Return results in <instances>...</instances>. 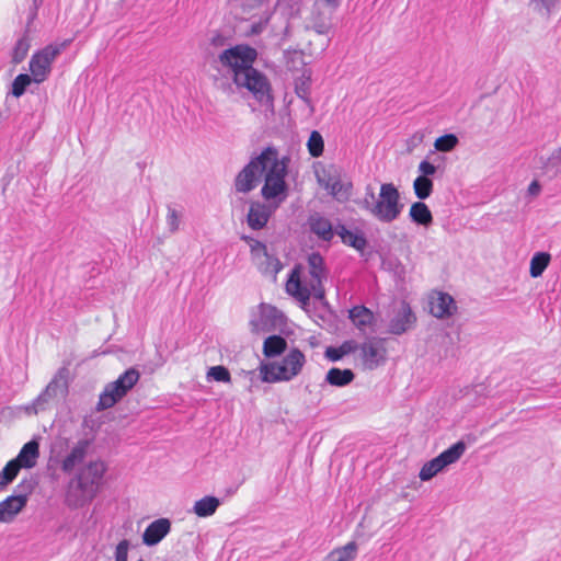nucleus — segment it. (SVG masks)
Masks as SVG:
<instances>
[{
	"instance_id": "nucleus-1",
	"label": "nucleus",
	"mask_w": 561,
	"mask_h": 561,
	"mask_svg": "<svg viewBox=\"0 0 561 561\" xmlns=\"http://www.w3.org/2000/svg\"><path fill=\"white\" fill-rule=\"evenodd\" d=\"M106 466L102 460H93L81 467L69 481L65 503L70 508L82 507L98 494Z\"/></svg>"
},
{
	"instance_id": "nucleus-2",
	"label": "nucleus",
	"mask_w": 561,
	"mask_h": 561,
	"mask_svg": "<svg viewBox=\"0 0 561 561\" xmlns=\"http://www.w3.org/2000/svg\"><path fill=\"white\" fill-rule=\"evenodd\" d=\"M310 280L304 285L300 280V266H295L286 283V291L304 305L308 304L311 296L317 300H323L325 290L322 285L327 278L324 260L320 253L313 252L308 256Z\"/></svg>"
},
{
	"instance_id": "nucleus-3",
	"label": "nucleus",
	"mask_w": 561,
	"mask_h": 561,
	"mask_svg": "<svg viewBox=\"0 0 561 561\" xmlns=\"http://www.w3.org/2000/svg\"><path fill=\"white\" fill-rule=\"evenodd\" d=\"M359 205L374 218L385 224L398 219L404 207L400 202V193L392 183L381 184L378 199H376L373 187L368 185Z\"/></svg>"
},
{
	"instance_id": "nucleus-4",
	"label": "nucleus",
	"mask_w": 561,
	"mask_h": 561,
	"mask_svg": "<svg viewBox=\"0 0 561 561\" xmlns=\"http://www.w3.org/2000/svg\"><path fill=\"white\" fill-rule=\"evenodd\" d=\"M288 161L289 159L286 157L279 159L277 150L275 156H270V162L264 172L265 182L261 190V194L266 201L275 198H278V203L285 201L288 190L285 182Z\"/></svg>"
},
{
	"instance_id": "nucleus-5",
	"label": "nucleus",
	"mask_w": 561,
	"mask_h": 561,
	"mask_svg": "<svg viewBox=\"0 0 561 561\" xmlns=\"http://www.w3.org/2000/svg\"><path fill=\"white\" fill-rule=\"evenodd\" d=\"M274 147L265 148L259 156L252 158L237 174L234 190L237 193H250L261 182V178L267 169L270 156H275Z\"/></svg>"
},
{
	"instance_id": "nucleus-6",
	"label": "nucleus",
	"mask_w": 561,
	"mask_h": 561,
	"mask_svg": "<svg viewBox=\"0 0 561 561\" xmlns=\"http://www.w3.org/2000/svg\"><path fill=\"white\" fill-rule=\"evenodd\" d=\"M140 373L135 367L125 370L115 381L108 382L100 394L98 411L107 410L121 401L139 381Z\"/></svg>"
},
{
	"instance_id": "nucleus-7",
	"label": "nucleus",
	"mask_w": 561,
	"mask_h": 561,
	"mask_svg": "<svg viewBox=\"0 0 561 561\" xmlns=\"http://www.w3.org/2000/svg\"><path fill=\"white\" fill-rule=\"evenodd\" d=\"M232 81L238 88L247 89L261 105L273 106L271 83L267 77L254 67L245 72H237Z\"/></svg>"
},
{
	"instance_id": "nucleus-8",
	"label": "nucleus",
	"mask_w": 561,
	"mask_h": 561,
	"mask_svg": "<svg viewBox=\"0 0 561 561\" xmlns=\"http://www.w3.org/2000/svg\"><path fill=\"white\" fill-rule=\"evenodd\" d=\"M256 58L257 51L255 48L248 44H238L224 49L218 55L215 62L231 72L233 77L237 72H245L248 69L253 67Z\"/></svg>"
},
{
	"instance_id": "nucleus-9",
	"label": "nucleus",
	"mask_w": 561,
	"mask_h": 561,
	"mask_svg": "<svg viewBox=\"0 0 561 561\" xmlns=\"http://www.w3.org/2000/svg\"><path fill=\"white\" fill-rule=\"evenodd\" d=\"M466 451V444L459 440L440 453L432 460L425 462L420 470L419 477L422 481H428L447 466L457 462Z\"/></svg>"
},
{
	"instance_id": "nucleus-10",
	"label": "nucleus",
	"mask_w": 561,
	"mask_h": 561,
	"mask_svg": "<svg viewBox=\"0 0 561 561\" xmlns=\"http://www.w3.org/2000/svg\"><path fill=\"white\" fill-rule=\"evenodd\" d=\"M69 41L59 45H48L35 53L30 60V71L36 83L43 82L51 70L55 58L67 47Z\"/></svg>"
},
{
	"instance_id": "nucleus-11",
	"label": "nucleus",
	"mask_w": 561,
	"mask_h": 561,
	"mask_svg": "<svg viewBox=\"0 0 561 561\" xmlns=\"http://www.w3.org/2000/svg\"><path fill=\"white\" fill-rule=\"evenodd\" d=\"M68 375L69 370L66 367L58 369L43 392L35 399V412L45 410L46 404L51 400L66 397L68 393Z\"/></svg>"
},
{
	"instance_id": "nucleus-12",
	"label": "nucleus",
	"mask_w": 561,
	"mask_h": 561,
	"mask_svg": "<svg viewBox=\"0 0 561 561\" xmlns=\"http://www.w3.org/2000/svg\"><path fill=\"white\" fill-rule=\"evenodd\" d=\"M359 357L365 369L373 370L380 366L386 359V348L382 340L373 337L358 344Z\"/></svg>"
},
{
	"instance_id": "nucleus-13",
	"label": "nucleus",
	"mask_w": 561,
	"mask_h": 561,
	"mask_svg": "<svg viewBox=\"0 0 561 561\" xmlns=\"http://www.w3.org/2000/svg\"><path fill=\"white\" fill-rule=\"evenodd\" d=\"M416 322V316L407 301H402L388 324V332L401 335L411 330Z\"/></svg>"
},
{
	"instance_id": "nucleus-14",
	"label": "nucleus",
	"mask_w": 561,
	"mask_h": 561,
	"mask_svg": "<svg viewBox=\"0 0 561 561\" xmlns=\"http://www.w3.org/2000/svg\"><path fill=\"white\" fill-rule=\"evenodd\" d=\"M457 311L455 299L447 293H437L430 298V312L437 319L454 316Z\"/></svg>"
},
{
	"instance_id": "nucleus-15",
	"label": "nucleus",
	"mask_w": 561,
	"mask_h": 561,
	"mask_svg": "<svg viewBox=\"0 0 561 561\" xmlns=\"http://www.w3.org/2000/svg\"><path fill=\"white\" fill-rule=\"evenodd\" d=\"M171 530L168 518H159L150 523L142 534V542L149 547L158 545Z\"/></svg>"
},
{
	"instance_id": "nucleus-16",
	"label": "nucleus",
	"mask_w": 561,
	"mask_h": 561,
	"mask_svg": "<svg viewBox=\"0 0 561 561\" xmlns=\"http://www.w3.org/2000/svg\"><path fill=\"white\" fill-rule=\"evenodd\" d=\"M90 442L88 439H80L71 448L70 453L62 459L60 468L65 473H70L80 465L88 455Z\"/></svg>"
},
{
	"instance_id": "nucleus-17",
	"label": "nucleus",
	"mask_w": 561,
	"mask_h": 561,
	"mask_svg": "<svg viewBox=\"0 0 561 561\" xmlns=\"http://www.w3.org/2000/svg\"><path fill=\"white\" fill-rule=\"evenodd\" d=\"M271 215L272 210L267 205L259 202H253L250 205L247 217L248 226L253 230L263 229L266 226Z\"/></svg>"
},
{
	"instance_id": "nucleus-18",
	"label": "nucleus",
	"mask_w": 561,
	"mask_h": 561,
	"mask_svg": "<svg viewBox=\"0 0 561 561\" xmlns=\"http://www.w3.org/2000/svg\"><path fill=\"white\" fill-rule=\"evenodd\" d=\"M38 457L39 444L36 439H32L24 444L18 456L11 461H14L16 466H20V469H32L36 466Z\"/></svg>"
},
{
	"instance_id": "nucleus-19",
	"label": "nucleus",
	"mask_w": 561,
	"mask_h": 561,
	"mask_svg": "<svg viewBox=\"0 0 561 561\" xmlns=\"http://www.w3.org/2000/svg\"><path fill=\"white\" fill-rule=\"evenodd\" d=\"M282 317V313L277 308L272 306H262L261 314L259 320H251V331L259 333L261 331H270L272 327H275L277 319Z\"/></svg>"
},
{
	"instance_id": "nucleus-20",
	"label": "nucleus",
	"mask_w": 561,
	"mask_h": 561,
	"mask_svg": "<svg viewBox=\"0 0 561 561\" xmlns=\"http://www.w3.org/2000/svg\"><path fill=\"white\" fill-rule=\"evenodd\" d=\"M261 379L264 382H278V381H289L293 378H283L284 376H288L289 371L283 364L280 363H266L261 364L260 366Z\"/></svg>"
},
{
	"instance_id": "nucleus-21",
	"label": "nucleus",
	"mask_w": 561,
	"mask_h": 561,
	"mask_svg": "<svg viewBox=\"0 0 561 561\" xmlns=\"http://www.w3.org/2000/svg\"><path fill=\"white\" fill-rule=\"evenodd\" d=\"M308 225H309L310 231L312 233H314L319 239H321L323 241L332 240V238L334 236L333 227H332V224L330 222V220L327 219L325 217H323L317 213L313 215H310V217L308 219Z\"/></svg>"
},
{
	"instance_id": "nucleus-22",
	"label": "nucleus",
	"mask_w": 561,
	"mask_h": 561,
	"mask_svg": "<svg viewBox=\"0 0 561 561\" xmlns=\"http://www.w3.org/2000/svg\"><path fill=\"white\" fill-rule=\"evenodd\" d=\"M318 182L321 186L329 191V193L340 199L343 184L340 175L332 169L323 170L321 173H317Z\"/></svg>"
},
{
	"instance_id": "nucleus-23",
	"label": "nucleus",
	"mask_w": 561,
	"mask_h": 561,
	"mask_svg": "<svg viewBox=\"0 0 561 561\" xmlns=\"http://www.w3.org/2000/svg\"><path fill=\"white\" fill-rule=\"evenodd\" d=\"M335 233L341 238L342 242L363 253L367 247V239L362 232L348 230L344 225H337Z\"/></svg>"
},
{
	"instance_id": "nucleus-24",
	"label": "nucleus",
	"mask_w": 561,
	"mask_h": 561,
	"mask_svg": "<svg viewBox=\"0 0 561 561\" xmlns=\"http://www.w3.org/2000/svg\"><path fill=\"white\" fill-rule=\"evenodd\" d=\"M282 362L289 371L288 376H284L283 378H295L300 374L306 363V357L300 350L293 348L287 353Z\"/></svg>"
},
{
	"instance_id": "nucleus-25",
	"label": "nucleus",
	"mask_w": 561,
	"mask_h": 561,
	"mask_svg": "<svg viewBox=\"0 0 561 561\" xmlns=\"http://www.w3.org/2000/svg\"><path fill=\"white\" fill-rule=\"evenodd\" d=\"M348 318L353 324L360 331H365L366 328L373 324L375 319L373 311L365 306H355L350 310Z\"/></svg>"
},
{
	"instance_id": "nucleus-26",
	"label": "nucleus",
	"mask_w": 561,
	"mask_h": 561,
	"mask_svg": "<svg viewBox=\"0 0 561 561\" xmlns=\"http://www.w3.org/2000/svg\"><path fill=\"white\" fill-rule=\"evenodd\" d=\"M25 507L21 501L13 495L0 502V522L10 523Z\"/></svg>"
},
{
	"instance_id": "nucleus-27",
	"label": "nucleus",
	"mask_w": 561,
	"mask_h": 561,
	"mask_svg": "<svg viewBox=\"0 0 561 561\" xmlns=\"http://www.w3.org/2000/svg\"><path fill=\"white\" fill-rule=\"evenodd\" d=\"M220 504L221 502L218 497L206 495L195 502L192 511L198 517H209L216 513Z\"/></svg>"
},
{
	"instance_id": "nucleus-28",
	"label": "nucleus",
	"mask_w": 561,
	"mask_h": 561,
	"mask_svg": "<svg viewBox=\"0 0 561 561\" xmlns=\"http://www.w3.org/2000/svg\"><path fill=\"white\" fill-rule=\"evenodd\" d=\"M409 216L413 222L424 227H428L433 222V215L428 206L421 201L411 205Z\"/></svg>"
},
{
	"instance_id": "nucleus-29",
	"label": "nucleus",
	"mask_w": 561,
	"mask_h": 561,
	"mask_svg": "<svg viewBox=\"0 0 561 561\" xmlns=\"http://www.w3.org/2000/svg\"><path fill=\"white\" fill-rule=\"evenodd\" d=\"M542 174L549 180L561 178V147L542 161Z\"/></svg>"
},
{
	"instance_id": "nucleus-30",
	"label": "nucleus",
	"mask_w": 561,
	"mask_h": 561,
	"mask_svg": "<svg viewBox=\"0 0 561 561\" xmlns=\"http://www.w3.org/2000/svg\"><path fill=\"white\" fill-rule=\"evenodd\" d=\"M355 378V374L352 369H340L333 367L329 369L325 376V381L331 386L345 387L350 385Z\"/></svg>"
},
{
	"instance_id": "nucleus-31",
	"label": "nucleus",
	"mask_w": 561,
	"mask_h": 561,
	"mask_svg": "<svg viewBox=\"0 0 561 561\" xmlns=\"http://www.w3.org/2000/svg\"><path fill=\"white\" fill-rule=\"evenodd\" d=\"M287 348V341L280 335H271L263 343V354L267 358L279 356Z\"/></svg>"
},
{
	"instance_id": "nucleus-32",
	"label": "nucleus",
	"mask_w": 561,
	"mask_h": 561,
	"mask_svg": "<svg viewBox=\"0 0 561 561\" xmlns=\"http://www.w3.org/2000/svg\"><path fill=\"white\" fill-rule=\"evenodd\" d=\"M358 350V343L354 340L344 341L339 347L329 346L325 350V357L331 362H337L343 356L352 354Z\"/></svg>"
},
{
	"instance_id": "nucleus-33",
	"label": "nucleus",
	"mask_w": 561,
	"mask_h": 561,
	"mask_svg": "<svg viewBox=\"0 0 561 561\" xmlns=\"http://www.w3.org/2000/svg\"><path fill=\"white\" fill-rule=\"evenodd\" d=\"M259 268L262 274L275 278L278 272L283 268V264L276 256L270 255L265 252L262 254L261 261L259 262Z\"/></svg>"
},
{
	"instance_id": "nucleus-34",
	"label": "nucleus",
	"mask_w": 561,
	"mask_h": 561,
	"mask_svg": "<svg viewBox=\"0 0 561 561\" xmlns=\"http://www.w3.org/2000/svg\"><path fill=\"white\" fill-rule=\"evenodd\" d=\"M550 254L547 252H537L530 260V276L537 278L542 275L550 262Z\"/></svg>"
},
{
	"instance_id": "nucleus-35",
	"label": "nucleus",
	"mask_w": 561,
	"mask_h": 561,
	"mask_svg": "<svg viewBox=\"0 0 561 561\" xmlns=\"http://www.w3.org/2000/svg\"><path fill=\"white\" fill-rule=\"evenodd\" d=\"M357 546L354 541L346 543L340 549L333 550L328 557L327 561H354L356 557Z\"/></svg>"
},
{
	"instance_id": "nucleus-36",
	"label": "nucleus",
	"mask_w": 561,
	"mask_h": 561,
	"mask_svg": "<svg viewBox=\"0 0 561 561\" xmlns=\"http://www.w3.org/2000/svg\"><path fill=\"white\" fill-rule=\"evenodd\" d=\"M37 482L33 479H23L14 489L12 494L18 501H21L26 506L28 496L33 493Z\"/></svg>"
},
{
	"instance_id": "nucleus-37",
	"label": "nucleus",
	"mask_w": 561,
	"mask_h": 561,
	"mask_svg": "<svg viewBox=\"0 0 561 561\" xmlns=\"http://www.w3.org/2000/svg\"><path fill=\"white\" fill-rule=\"evenodd\" d=\"M413 190L420 201L426 199L433 192V181L430 178L417 176L413 182Z\"/></svg>"
},
{
	"instance_id": "nucleus-38",
	"label": "nucleus",
	"mask_w": 561,
	"mask_h": 561,
	"mask_svg": "<svg viewBox=\"0 0 561 561\" xmlns=\"http://www.w3.org/2000/svg\"><path fill=\"white\" fill-rule=\"evenodd\" d=\"M20 472V466H16L14 461H8L3 469L0 471V491L13 482Z\"/></svg>"
},
{
	"instance_id": "nucleus-39",
	"label": "nucleus",
	"mask_w": 561,
	"mask_h": 561,
	"mask_svg": "<svg viewBox=\"0 0 561 561\" xmlns=\"http://www.w3.org/2000/svg\"><path fill=\"white\" fill-rule=\"evenodd\" d=\"M307 147L309 150V153L313 158H318L323 153L324 150V141L321 136V134L317 130L311 131Z\"/></svg>"
},
{
	"instance_id": "nucleus-40",
	"label": "nucleus",
	"mask_w": 561,
	"mask_h": 561,
	"mask_svg": "<svg viewBox=\"0 0 561 561\" xmlns=\"http://www.w3.org/2000/svg\"><path fill=\"white\" fill-rule=\"evenodd\" d=\"M42 3L43 0H22L23 11L26 13V33L28 32L31 24L36 19Z\"/></svg>"
},
{
	"instance_id": "nucleus-41",
	"label": "nucleus",
	"mask_w": 561,
	"mask_h": 561,
	"mask_svg": "<svg viewBox=\"0 0 561 561\" xmlns=\"http://www.w3.org/2000/svg\"><path fill=\"white\" fill-rule=\"evenodd\" d=\"M30 46V38L25 34L16 42L13 48L12 61L14 64L22 62L28 53Z\"/></svg>"
},
{
	"instance_id": "nucleus-42",
	"label": "nucleus",
	"mask_w": 561,
	"mask_h": 561,
	"mask_svg": "<svg viewBox=\"0 0 561 561\" xmlns=\"http://www.w3.org/2000/svg\"><path fill=\"white\" fill-rule=\"evenodd\" d=\"M33 78L27 73H20L12 82V94L20 98L25 93L26 88L31 84Z\"/></svg>"
},
{
	"instance_id": "nucleus-43",
	"label": "nucleus",
	"mask_w": 561,
	"mask_h": 561,
	"mask_svg": "<svg viewBox=\"0 0 561 561\" xmlns=\"http://www.w3.org/2000/svg\"><path fill=\"white\" fill-rule=\"evenodd\" d=\"M458 144V138L454 134H446L444 136L438 137L435 140V148L442 152H448L453 150Z\"/></svg>"
},
{
	"instance_id": "nucleus-44",
	"label": "nucleus",
	"mask_w": 561,
	"mask_h": 561,
	"mask_svg": "<svg viewBox=\"0 0 561 561\" xmlns=\"http://www.w3.org/2000/svg\"><path fill=\"white\" fill-rule=\"evenodd\" d=\"M207 377L220 382L231 381V375L229 370L221 365L210 367L207 371Z\"/></svg>"
},
{
	"instance_id": "nucleus-45",
	"label": "nucleus",
	"mask_w": 561,
	"mask_h": 561,
	"mask_svg": "<svg viewBox=\"0 0 561 561\" xmlns=\"http://www.w3.org/2000/svg\"><path fill=\"white\" fill-rule=\"evenodd\" d=\"M181 221V214L173 207L168 206L167 225L169 231L174 233L179 230Z\"/></svg>"
},
{
	"instance_id": "nucleus-46",
	"label": "nucleus",
	"mask_w": 561,
	"mask_h": 561,
	"mask_svg": "<svg viewBox=\"0 0 561 561\" xmlns=\"http://www.w3.org/2000/svg\"><path fill=\"white\" fill-rule=\"evenodd\" d=\"M557 2L558 0H531V5L535 11L549 15Z\"/></svg>"
},
{
	"instance_id": "nucleus-47",
	"label": "nucleus",
	"mask_w": 561,
	"mask_h": 561,
	"mask_svg": "<svg viewBox=\"0 0 561 561\" xmlns=\"http://www.w3.org/2000/svg\"><path fill=\"white\" fill-rule=\"evenodd\" d=\"M242 239L249 243V245L251 248V252L254 255L260 256V255L264 254L265 252H267V248L263 242L255 240L251 237H242Z\"/></svg>"
},
{
	"instance_id": "nucleus-48",
	"label": "nucleus",
	"mask_w": 561,
	"mask_h": 561,
	"mask_svg": "<svg viewBox=\"0 0 561 561\" xmlns=\"http://www.w3.org/2000/svg\"><path fill=\"white\" fill-rule=\"evenodd\" d=\"M129 541L124 539L119 541L115 550V561H127L128 559Z\"/></svg>"
},
{
	"instance_id": "nucleus-49",
	"label": "nucleus",
	"mask_w": 561,
	"mask_h": 561,
	"mask_svg": "<svg viewBox=\"0 0 561 561\" xmlns=\"http://www.w3.org/2000/svg\"><path fill=\"white\" fill-rule=\"evenodd\" d=\"M312 27L318 34L324 35L329 33L331 24L328 21H324L323 19L317 16L313 19Z\"/></svg>"
},
{
	"instance_id": "nucleus-50",
	"label": "nucleus",
	"mask_w": 561,
	"mask_h": 561,
	"mask_svg": "<svg viewBox=\"0 0 561 561\" xmlns=\"http://www.w3.org/2000/svg\"><path fill=\"white\" fill-rule=\"evenodd\" d=\"M419 171L421 172L420 176L428 178L430 175H434L436 172V167L428 162L427 160H423L419 164Z\"/></svg>"
},
{
	"instance_id": "nucleus-51",
	"label": "nucleus",
	"mask_w": 561,
	"mask_h": 561,
	"mask_svg": "<svg viewBox=\"0 0 561 561\" xmlns=\"http://www.w3.org/2000/svg\"><path fill=\"white\" fill-rule=\"evenodd\" d=\"M209 41L210 45L214 47H225L227 45L228 37L221 33L216 32L213 34Z\"/></svg>"
},
{
	"instance_id": "nucleus-52",
	"label": "nucleus",
	"mask_w": 561,
	"mask_h": 561,
	"mask_svg": "<svg viewBox=\"0 0 561 561\" xmlns=\"http://www.w3.org/2000/svg\"><path fill=\"white\" fill-rule=\"evenodd\" d=\"M541 185L537 180H534L528 188H527V195L531 198L537 197L540 194Z\"/></svg>"
},
{
	"instance_id": "nucleus-53",
	"label": "nucleus",
	"mask_w": 561,
	"mask_h": 561,
	"mask_svg": "<svg viewBox=\"0 0 561 561\" xmlns=\"http://www.w3.org/2000/svg\"><path fill=\"white\" fill-rule=\"evenodd\" d=\"M296 93L298 98L308 101L309 89L305 83L301 85H296Z\"/></svg>"
},
{
	"instance_id": "nucleus-54",
	"label": "nucleus",
	"mask_w": 561,
	"mask_h": 561,
	"mask_svg": "<svg viewBox=\"0 0 561 561\" xmlns=\"http://www.w3.org/2000/svg\"><path fill=\"white\" fill-rule=\"evenodd\" d=\"M323 1L332 10H336L341 3V0H323Z\"/></svg>"
},
{
	"instance_id": "nucleus-55",
	"label": "nucleus",
	"mask_w": 561,
	"mask_h": 561,
	"mask_svg": "<svg viewBox=\"0 0 561 561\" xmlns=\"http://www.w3.org/2000/svg\"><path fill=\"white\" fill-rule=\"evenodd\" d=\"M236 490H237V489H232V488H230V489H228V490H227V494L232 495V494H234V493H236Z\"/></svg>"
},
{
	"instance_id": "nucleus-56",
	"label": "nucleus",
	"mask_w": 561,
	"mask_h": 561,
	"mask_svg": "<svg viewBox=\"0 0 561 561\" xmlns=\"http://www.w3.org/2000/svg\"><path fill=\"white\" fill-rule=\"evenodd\" d=\"M61 444H62L64 446H68V439H62V440H61Z\"/></svg>"
}]
</instances>
